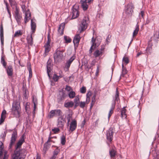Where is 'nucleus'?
Masks as SVG:
<instances>
[{
  "mask_svg": "<svg viewBox=\"0 0 159 159\" xmlns=\"http://www.w3.org/2000/svg\"><path fill=\"white\" fill-rule=\"evenodd\" d=\"M25 134H23L17 142L15 146V150L13 154V159H21V157H20V154L22 152H25V149H21L22 144L25 142Z\"/></svg>",
  "mask_w": 159,
  "mask_h": 159,
  "instance_id": "1",
  "label": "nucleus"
},
{
  "mask_svg": "<svg viewBox=\"0 0 159 159\" xmlns=\"http://www.w3.org/2000/svg\"><path fill=\"white\" fill-rule=\"evenodd\" d=\"M11 110V113L15 117L19 118L20 117L21 107L19 100H15L13 101Z\"/></svg>",
  "mask_w": 159,
  "mask_h": 159,
  "instance_id": "2",
  "label": "nucleus"
},
{
  "mask_svg": "<svg viewBox=\"0 0 159 159\" xmlns=\"http://www.w3.org/2000/svg\"><path fill=\"white\" fill-rule=\"evenodd\" d=\"M89 23V18L88 17H84L78 28V31L80 33L85 30L87 28L88 24Z\"/></svg>",
  "mask_w": 159,
  "mask_h": 159,
  "instance_id": "3",
  "label": "nucleus"
},
{
  "mask_svg": "<svg viewBox=\"0 0 159 159\" xmlns=\"http://www.w3.org/2000/svg\"><path fill=\"white\" fill-rule=\"evenodd\" d=\"M17 137V131L16 130H14L13 131L11 134V137L10 140V143L8 147V149L11 151L12 147L16 140Z\"/></svg>",
  "mask_w": 159,
  "mask_h": 159,
  "instance_id": "4",
  "label": "nucleus"
},
{
  "mask_svg": "<svg viewBox=\"0 0 159 159\" xmlns=\"http://www.w3.org/2000/svg\"><path fill=\"white\" fill-rule=\"evenodd\" d=\"M134 7L131 4H128L125 7L124 13L129 16H131L133 11Z\"/></svg>",
  "mask_w": 159,
  "mask_h": 159,
  "instance_id": "5",
  "label": "nucleus"
},
{
  "mask_svg": "<svg viewBox=\"0 0 159 159\" xmlns=\"http://www.w3.org/2000/svg\"><path fill=\"white\" fill-rule=\"evenodd\" d=\"M119 100V93L118 90L117 88H116L115 97L114 98L111 103V108L110 109L111 110H113L115 109L116 105V102H118Z\"/></svg>",
  "mask_w": 159,
  "mask_h": 159,
  "instance_id": "6",
  "label": "nucleus"
},
{
  "mask_svg": "<svg viewBox=\"0 0 159 159\" xmlns=\"http://www.w3.org/2000/svg\"><path fill=\"white\" fill-rule=\"evenodd\" d=\"M64 51V50H60L57 48L56 50V52L53 55L54 60H58L59 59H61L63 56V52Z\"/></svg>",
  "mask_w": 159,
  "mask_h": 159,
  "instance_id": "7",
  "label": "nucleus"
},
{
  "mask_svg": "<svg viewBox=\"0 0 159 159\" xmlns=\"http://www.w3.org/2000/svg\"><path fill=\"white\" fill-rule=\"evenodd\" d=\"M114 132L112 129H111L106 131V136L107 140L111 142L113 138Z\"/></svg>",
  "mask_w": 159,
  "mask_h": 159,
  "instance_id": "8",
  "label": "nucleus"
},
{
  "mask_svg": "<svg viewBox=\"0 0 159 159\" xmlns=\"http://www.w3.org/2000/svg\"><path fill=\"white\" fill-rule=\"evenodd\" d=\"M32 102L34 104L33 110L32 111V113L33 115V116H34L35 114V111L36 108V106L38 104L37 98V96L33 95L32 96Z\"/></svg>",
  "mask_w": 159,
  "mask_h": 159,
  "instance_id": "9",
  "label": "nucleus"
},
{
  "mask_svg": "<svg viewBox=\"0 0 159 159\" xmlns=\"http://www.w3.org/2000/svg\"><path fill=\"white\" fill-rule=\"evenodd\" d=\"M72 11L70 13L72 16L71 19H75L79 16V12L77 9L74 8V6L72 7Z\"/></svg>",
  "mask_w": 159,
  "mask_h": 159,
  "instance_id": "10",
  "label": "nucleus"
},
{
  "mask_svg": "<svg viewBox=\"0 0 159 159\" xmlns=\"http://www.w3.org/2000/svg\"><path fill=\"white\" fill-rule=\"evenodd\" d=\"M59 95L58 96V102H60L62 101L67 96L66 94L64 92L63 90H62L60 91Z\"/></svg>",
  "mask_w": 159,
  "mask_h": 159,
  "instance_id": "11",
  "label": "nucleus"
},
{
  "mask_svg": "<svg viewBox=\"0 0 159 159\" xmlns=\"http://www.w3.org/2000/svg\"><path fill=\"white\" fill-rule=\"evenodd\" d=\"M58 125L60 126H62L64 125L65 123L66 122L65 118H63V116H62L59 117H58L57 119Z\"/></svg>",
  "mask_w": 159,
  "mask_h": 159,
  "instance_id": "12",
  "label": "nucleus"
},
{
  "mask_svg": "<svg viewBox=\"0 0 159 159\" xmlns=\"http://www.w3.org/2000/svg\"><path fill=\"white\" fill-rule=\"evenodd\" d=\"M51 63L48 61L47 63V73L50 82L52 83V81L51 80L52 76H51V74H50L51 72Z\"/></svg>",
  "mask_w": 159,
  "mask_h": 159,
  "instance_id": "13",
  "label": "nucleus"
},
{
  "mask_svg": "<svg viewBox=\"0 0 159 159\" xmlns=\"http://www.w3.org/2000/svg\"><path fill=\"white\" fill-rule=\"evenodd\" d=\"M6 69L7 75L8 76H12L13 75V68L11 65H9L7 67H6Z\"/></svg>",
  "mask_w": 159,
  "mask_h": 159,
  "instance_id": "14",
  "label": "nucleus"
},
{
  "mask_svg": "<svg viewBox=\"0 0 159 159\" xmlns=\"http://www.w3.org/2000/svg\"><path fill=\"white\" fill-rule=\"evenodd\" d=\"M75 56H73L67 61L65 65V67L67 69H69L71 63L75 60Z\"/></svg>",
  "mask_w": 159,
  "mask_h": 159,
  "instance_id": "15",
  "label": "nucleus"
},
{
  "mask_svg": "<svg viewBox=\"0 0 159 159\" xmlns=\"http://www.w3.org/2000/svg\"><path fill=\"white\" fill-rule=\"evenodd\" d=\"M77 126V122L75 120H73L71 122L70 125V130L72 132L75 130Z\"/></svg>",
  "mask_w": 159,
  "mask_h": 159,
  "instance_id": "16",
  "label": "nucleus"
},
{
  "mask_svg": "<svg viewBox=\"0 0 159 159\" xmlns=\"http://www.w3.org/2000/svg\"><path fill=\"white\" fill-rule=\"evenodd\" d=\"M7 112L4 109L1 113V118L0 119V125H2L4 122L6 117V114Z\"/></svg>",
  "mask_w": 159,
  "mask_h": 159,
  "instance_id": "17",
  "label": "nucleus"
},
{
  "mask_svg": "<svg viewBox=\"0 0 159 159\" xmlns=\"http://www.w3.org/2000/svg\"><path fill=\"white\" fill-rule=\"evenodd\" d=\"M65 27V23H61L58 27V32L61 35H62L63 34V31Z\"/></svg>",
  "mask_w": 159,
  "mask_h": 159,
  "instance_id": "18",
  "label": "nucleus"
},
{
  "mask_svg": "<svg viewBox=\"0 0 159 159\" xmlns=\"http://www.w3.org/2000/svg\"><path fill=\"white\" fill-rule=\"evenodd\" d=\"M81 38L79 34H77L74 38L73 40V42L74 44H77V45L79 44Z\"/></svg>",
  "mask_w": 159,
  "mask_h": 159,
  "instance_id": "19",
  "label": "nucleus"
},
{
  "mask_svg": "<svg viewBox=\"0 0 159 159\" xmlns=\"http://www.w3.org/2000/svg\"><path fill=\"white\" fill-rule=\"evenodd\" d=\"M15 17L18 25H20L22 19V17L20 14L15 15Z\"/></svg>",
  "mask_w": 159,
  "mask_h": 159,
  "instance_id": "20",
  "label": "nucleus"
},
{
  "mask_svg": "<svg viewBox=\"0 0 159 159\" xmlns=\"http://www.w3.org/2000/svg\"><path fill=\"white\" fill-rule=\"evenodd\" d=\"M74 102L75 103L74 109H75L77 107L79 106L80 104V100L79 95L77 96L74 99Z\"/></svg>",
  "mask_w": 159,
  "mask_h": 159,
  "instance_id": "21",
  "label": "nucleus"
},
{
  "mask_svg": "<svg viewBox=\"0 0 159 159\" xmlns=\"http://www.w3.org/2000/svg\"><path fill=\"white\" fill-rule=\"evenodd\" d=\"M44 47L45 48L44 55L45 57L47 55V53H48L50 51L51 47L50 44H45Z\"/></svg>",
  "mask_w": 159,
  "mask_h": 159,
  "instance_id": "22",
  "label": "nucleus"
},
{
  "mask_svg": "<svg viewBox=\"0 0 159 159\" xmlns=\"http://www.w3.org/2000/svg\"><path fill=\"white\" fill-rule=\"evenodd\" d=\"M74 105V102L72 101L67 102H65L64 104V107L67 108H72L73 107Z\"/></svg>",
  "mask_w": 159,
  "mask_h": 159,
  "instance_id": "23",
  "label": "nucleus"
},
{
  "mask_svg": "<svg viewBox=\"0 0 159 159\" xmlns=\"http://www.w3.org/2000/svg\"><path fill=\"white\" fill-rule=\"evenodd\" d=\"M126 107H123L121 110V116L122 118H126L127 116L126 114V110L125 109Z\"/></svg>",
  "mask_w": 159,
  "mask_h": 159,
  "instance_id": "24",
  "label": "nucleus"
},
{
  "mask_svg": "<svg viewBox=\"0 0 159 159\" xmlns=\"http://www.w3.org/2000/svg\"><path fill=\"white\" fill-rule=\"evenodd\" d=\"M55 116L58 117L62 116V112L59 109H57L54 110Z\"/></svg>",
  "mask_w": 159,
  "mask_h": 159,
  "instance_id": "25",
  "label": "nucleus"
},
{
  "mask_svg": "<svg viewBox=\"0 0 159 159\" xmlns=\"http://www.w3.org/2000/svg\"><path fill=\"white\" fill-rule=\"evenodd\" d=\"M80 2L81 3L82 7L83 10L84 11L86 10L88 8V5L87 4V3L84 2L82 0H81Z\"/></svg>",
  "mask_w": 159,
  "mask_h": 159,
  "instance_id": "26",
  "label": "nucleus"
},
{
  "mask_svg": "<svg viewBox=\"0 0 159 159\" xmlns=\"http://www.w3.org/2000/svg\"><path fill=\"white\" fill-rule=\"evenodd\" d=\"M122 70L121 74L120 75V78L121 79V77L124 76V75L126 74L127 73V71L125 67L124 66L123 64L122 65Z\"/></svg>",
  "mask_w": 159,
  "mask_h": 159,
  "instance_id": "27",
  "label": "nucleus"
},
{
  "mask_svg": "<svg viewBox=\"0 0 159 159\" xmlns=\"http://www.w3.org/2000/svg\"><path fill=\"white\" fill-rule=\"evenodd\" d=\"M27 40L28 44L32 46L33 44V38L32 34L30 36H27Z\"/></svg>",
  "mask_w": 159,
  "mask_h": 159,
  "instance_id": "28",
  "label": "nucleus"
},
{
  "mask_svg": "<svg viewBox=\"0 0 159 159\" xmlns=\"http://www.w3.org/2000/svg\"><path fill=\"white\" fill-rule=\"evenodd\" d=\"M31 29L32 30V33H34L35 31L36 25L35 23L32 20H31Z\"/></svg>",
  "mask_w": 159,
  "mask_h": 159,
  "instance_id": "29",
  "label": "nucleus"
},
{
  "mask_svg": "<svg viewBox=\"0 0 159 159\" xmlns=\"http://www.w3.org/2000/svg\"><path fill=\"white\" fill-rule=\"evenodd\" d=\"M109 154L111 158H114L116 155V151L113 149L109 151Z\"/></svg>",
  "mask_w": 159,
  "mask_h": 159,
  "instance_id": "30",
  "label": "nucleus"
},
{
  "mask_svg": "<svg viewBox=\"0 0 159 159\" xmlns=\"http://www.w3.org/2000/svg\"><path fill=\"white\" fill-rule=\"evenodd\" d=\"M69 113L67 115V124L68 125H69V123L70 121V119L71 118L72 115L73 114V112L71 110H69Z\"/></svg>",
  "mask_w": 159,
  "mask_h": 159,
  "instance_id": "31",
  "label": "nucleus"
},
{
  "mask_svg": "<svg viewBox=\"0 0 159 159\" xmlns=\"http://www.w3.org/2000/svg\"><path fill=\"white\" fill-rule=\"evenodd\" d=\"M102 53L99 50H97L93 53V55L95 58L98 57L100 55H102Z\"/></svg>",
  "mask_w": 159,
  "mask_h": 159,
  "instance_id": "32",
  "label": "nucleus"
},
{
  "mask_svg": "<svg viewBox=\"0 0 159 159\" xmlns=\"http://www.w3.org/2000/svg\"><path fill=\"white\" fill-rule=\"evenodd\" d=\"M3 143L1 141H0V159H1V157L3 155V150L4 147Z\"/></svg>",
  "mask_w": 159,
  "mask_h": 159,
  "instance_id": "33",
  "label": "nucleus"
},
{
  "mask_svg": "<svg viewBox=\"0 0 159 159\" xmlns=\"http://www.w3.org/2000/svg\"><path fill=\"white\" fill-rule=\"evenodd\" d=\"M54 116H55L54 110H51L49 113L47 117L49 119L53 118Z\"/></svg>",
  "mask_w": 159,
  "mask_h": 159,
  "instance_id": "34",
  "label": "nucleus"
},
{
  "mask_svg": "<svg viewBox=\"0 0 159 159\" xmlns=\"http://www.w3.org/2000/svg\"><path fill=\"white\" fill-rule=\"evenodd\" d=\"M1 63L2 65L4 68H6L7 67L6 65L7 63L4 58V56H1Z\"/></svg>",
  "mask_w": 159,
  "mask_h": 159,
  "instance_id": "35",
  "label": "nucleus"
},
{
  "mask_svg": "<svg viewBox=\"0 0 159 159\" xmlns=\"http://www.w3.org/2000/svg\"><path fill=\"white\" fill-rule=\"evenodd\" d=\"M31 16V13H29L27 11L25 13V23H26L28 21V18L30 17Z\"/></svg>",
  "mask_w": 159,
  "mask_h": 159,
  "instance_id": "36",
  "label": "nucleus"
},
{
  "mask_svg": "<svg viewBox=\"0 0 159 159\" xmlns=\"http://www.w3.org/2000/svg\"><path fill=\"white\" fill-rule=\"evenodd\" d=\"M139 31V26L138 25V23L137 24L136 26V28L135 30H134L133 33V36H135L138 33Z\"/></svg>",
  "mask_w": 159,
  "mask_h": 159,
  "instance_id": "37",
  "label": "nucleus"
},
{
  "mask_svg": "<svg viewBox=\"0 0 159 159\" xmlns=\"http://www.w3.org/2000/svg\"><path fill=\"white\" fill-rule=\"evenodd\" d=\"M66 142V137L63 134L61 136V143L62 145H64L65 144Z\"/></svg>",
  "mask_w": 159,
  "mask_h": 159,
  "instance_id": "38",
  "label": "nucleus"
},
{
  "mask_svg": "<svg viewBox=\"0 0 159 159\" xmlns=\"http://www.w3.org/2000/svg\"><path fill=\"white\" fill-rule=\"evenodd\" d=\"M152 46H148L146 48V50L148 55L150 54L152 52Z\"/></svg>",
  "mask_w": 159,
  "mask_h": 159,
  "instance_id": "39",
  "label": "nucleus"
},
{
  "mask_svg": "<svg viewBox=\"0 0 159 159\" xmlns=\"http://www.w3.org/2000/svg\"><path fill=\"white\" fill-rule=\"evenodd\" d=\"M49 146L50 145H49L48 143H45L44 144L43 148V150L44 151L45 153L46 151L48 150Z\"/></svg>",
  "mask_w": 159,
  "mask_h": 159,
  "instance_id": "40",
  "label": "nucleus"
},
{
  "mask_svg": "<svg viewBox=\"0 0 159 159\" xmlns=\"http://www.w3.org/2000/svg\"><path fill=\"white\" fill-rule=\"evenodd\" d=\"M28 69L29 72V78L30 79L32 76V73L31 66L30 65L28 67Z\"/></svg>",
  "mask_w": 159,
  "mask_h": 159,
  "instance_id": "41",
  "label": "nucleus"
},
{
  "mask_svg": "<svg viewBox=\"0 0 159 159\" xmlns=\"http://www.w3.org/2000/svg\"><path fill=\"white\" fill-rule=\"evenodd\" d=\"M92 92L91 91H88L86 94V101L87 102L88 100V102H89L90 100V97L91 95Z\"/></svg>",
  "mask_w": 159,
  "mask_h": 159,
  "instance_id": "42",
  "label": "nucleus"
},
{
  "mask_svg": "<svg viewBox=\"0 0 159 159\" xmlns=\"http://www.w3.org/2000/svg\"><path fill=\"white\" fill-rule=\"evenodd\" d=\"M96 41V39H95L93 37L91 39V42L92 43V44L93 45V46H94V48H95L96 46L98 47V46L99 45V44H98L97 45V43H95Z\"/></svg>",
  "mask_w": 159,
  "mask_h": 159,
  "instance_id": "43",
  "label": "nucleus"
},
{
  "mask_svg": "<svg viewBox=\"0 0 159 159\" xmlns=\"http://www.w3.org/2000/svg\"><path fill=\"white\" fill-rule=\"evenodd\" d=\"M75 95V92L71 91L68 94V96L70 98H73Z\"/></svg>",
  "mask_w": 159,
  "mask_h": 159,
  "instance_id": "44",
  "label": "nucleus"
},
{
  "mask_svg": "<svg viewBox=\"0 0 159 159\" xmlns=\"http://www.w3.org/2000/svg\"><path fill=\"white\" fill-rule=\"evenodd\" d=\"M64 39L66 43H70L71 41V38L66 36H64Z\"/></svg>",
  "mask_w": 159,
  "mask_h": 159,
  "instance_id": "45",
  "label": "nucleus"
},
{
  "mask_svg": "<svg viewBox=\"0 0 159 159\" xmlns=\"http://www.w3.org/2000/svg\"><path fill=\"white\" fill-rule=\"evenodd\" d=\"M56 148L55 149L53 153V155L57 156V155L60 152V149L58 148V147L56 146Z\"/></svg>",
  "mask_w": 159,
  "mask_h": 159,
  "instance_id": "46",
  "label": "nucleus"
},
{
  "mask_svg": "<svg viewBox=\"0 0 159 159\" xmlns=\"http://www.w3.org/2000/svg\"><path fill=\"white\" fill-rule=\"evenodd\" d=\"M52 131L53 132L54 134H57L60 131V129L57 127H55L52 129Z\"/></svg>",
  "mask_w": 159,
  "mask_h": 159,
  "instance_id": "47",
  "label": "nucleus"
},
{
  "mask_svg": "<svg viewBox=\"0 0 159 159\" xmlns=\"http://www.w3.org/2000/svg\"><path fill=\"white\" fill-rule=\"evenodd\" d=\"M22 34V33L21 32L20 30H18L16 31L15 33L14 36L18 37Z\"/></svg>",
  "mask_w": 159,
  "mask_h": 159,
  "instance_id": "48",
  "label": "nucleus"
},
{
  "mask_svg": "<svg viewBox=\"0 0 159 159\" xmlns=\"http://www.w3.org/2000/svg\"><path fill=\"white\" fill-rule=\"evenodd\" d=\"M86 89L85 87L83 86L80 89V92L82 93H84L86 92Z\"/></svg>",
  "mask_w": 159,
  "mask_h": 159,
  "instance_id": "49",
  "label": "nucleus"
},
{
  "mask_svg": "<svg viewBox=\"0 0 159 159\" xmlns=\"http://www.w3.org/2000/svg\"><path fill=\"white\" fill-rule=\"evenodd\" d=\"M79 106L80 107L82 108H84V107H85L86 102H80Z\"/></svg>",
  "mask_w": 159,
  "mask_h": 159,
  "instance_id": "50",
  "label": "nucleus"
},
{
  "mask_svg": "<svg viewBox=\"0 0 159 159\" xmlns=\"http://www.w3.org/2000/svg\"><path fill=\"white\" fill-rule=\"evenodd\" d=\"M52 79L54 81L57 82L58 80V77L56 74H54L53 75Z\"/></svg>",
  "mask_w": 159,
  "mask_h": 159,
  "instance_id": "51",
  "label": "nucleus"
},
{
  "mask_svg": "<svg viewBox=\"0 0 159 159\" xmlns=\"http://www.w3.org/2000/svg\"><path fill=\"white\" fill-rule=\"evenodd\" d=\"M154 40L156 42H157L158 39L159 38V34H156L154 35Z\"/></svg>",
  "mask_w": 159,
  "mask_h": 159,
  "instance_id": "52",
  "label": "nucleus"
},
{
  "mask_svg": "<svg viewBox=\"0 0 159 159\" xmlns=\"http://www.w3.org/2000/svg\"><path fill=\"white\" fill-rule=\"evenodd\" d=\"M123 61L126 64H127L129 62V60L128 57H124L122 59Z\"/></svg>",
  "mask_w": 159,
  "mask_h": 159,
  "instance_id": "53",
  "label": "nucleus"
},
{
  "mask_svg": "<svg viewBox=\"0 0 159 159\" xmlns=\"http://www.w3.org/2000/svg\"><path fill=\"white\" fill-rule=\"evenodd\" d=\"M3 36V27L2 25L0 26V36Z\"/></svg>",
  "mask_w": 159,
  "mask_h": 159,
  "instance_id": "54",
  "label": "nucleus"
},
{
  "mask_svg": "<svg viewBox=\"0 0 159 159\" xmlns=\"http://www.w3.org/2000/svg\"><path fill=\"white\" fill-rule=\"evenodd\" d=\"M51 39L50 37L49 34H48V40L45 44H50Z\"/></svg>",
  "mask_w": 159,
  "mask_h": 159,
  "instance_id": "55",
  "label": "nucleus"
},
{
  "mask_svg": "<svg viewBox=\"0 0 159 159\" xmlns=\"http://www.w3.org/2000/svg\"><path fill=\"white\" fill-rule=\"evenodd\" d=\"M144 11H142L140 12L139 14V18H140V16L142 17V18H144Z\"/></svg>",
  "mask_w": 159,
  "mask_h": 159,
  "instance_id": "56",
  "label": "nucleus"
},
{
  "mask_svg": "<svg viewBox=\"0 0 159 159\" xmlns=\"http://www.w3.org/2000/svg\"><path fill=\"white\" fill-rule=\"evenodd\" d=\"M113 112V110H111L110 109L109 111V113H108V120H109L110 117L111 116V115L112 114Z\"/></svg>",
  "mask_w": 159,
  "mask_h": 159,
  "instance_id": "57",
  "label": "nucleus"
},
{
  "mask_svg": "<svg viewBox=\"0 0 159 159\" xmlns=\"http://www.w3.org/2000/svg\"><path fill=\"white\" fill-rule=\"evenodd\" d=\"M105 46L104 45H102L101 46V48L100 49L101 52H102V53H103L104 50L105 49Z\"/></svg>",
  "mask_w": 159,
  "mask_h": 159,
  "instance_id": "58",
  "label": "nucleus"
},
{
  "mask_svg": "<svg viewBox=\"0 0 159 159\" xmlns=\"http://www.w3.org/2000/svg\"><path fill=\"white\" fill-rule=\"evenodd\" d=\"M0 39L1 41V45L3 46L4 42V37L3 36L0 37Z\"/></svg>",
  "mask_w": 159,
  "mask_h": 159,
  "instance_id": "59",
  "label": "nucleus"
},
{
  "mask_svg": "<svg viewBox=\"0 0 159 159\" xmlns=\"http://www.w3.org/2000/svg\"><path fill=\"white\" fill-rule=\"evenodd\" d=\"M6 136V134H4L3 133H2L0 136V138L4 140Z\"/></svg>",
  "mask_w": 159,
  "mask_h": 159,
  "instance_id": "60",
  "label": "nucleus"
},
{
  "mask_svg": "<svg viewBox=\"0 0 159 159\" xmlns=\"http://www.w3.org/2000/svg\"><path fill=\"white\" fill-rule=\"evenodd\" d=\"M15 15H17V14H20L19 13V10L17 8V7H16V10L15 11Z\"/></svg>",
  "mask_w": 159,
  "mask_h": 159,
  "instance_id": "61",
  "label": "nucleus"
},
{
  "mask_svg": "<svg viewBox=\"0 0 159 159\" xmlns=\"http://www.w3.org/2000/svg\"><path fill=\"white\" fill-rule=\"evenodd\" d=\"M93 45L92 44L91 46L90 47V49L89 50V53H91L92 52V50H93L95 48H93Z\"/></svg>",
  "mask_w": 159,
  "mask_h": 159,
  "instance_id": "62",
  "label": "nucleus"
},
{
  "mask_svg": "<svg viewBox=\"0 0 159 159\" xmlns=\"http://www.w3.org/2000/svg\"><path fill=\"white\" fill-rule=\"evenodd\" d=\"M21 8L22 9V11H26V7L25 5H23L21 6Z\"/></svg>",
  "mask_w": 159,
  "mask_h": 159,
  "instance_id": "63",
  "label": "nucleus"
},
{
  "mask_svg": "<svg viewBox=\"0 0 159 159\" xmlns=\"http://www.w3.org/2000/svg\"><path fill=\"white\" fill-rule=\"evenodd\" d=\"M86 123V121L85 119H84V120L82 122L81 124V127L82 128L84 127V125H85Z\"/></svg>",
  "mask_w": 159,
  "mask_h": 159,
  "instance_id": "64",
  "label": "nucleus"
}]
</instances>
